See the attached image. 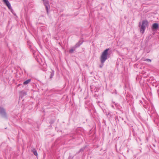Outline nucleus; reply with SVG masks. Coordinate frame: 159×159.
Here are the masks:
<instances>
[{"label":"nucleus","mask_w":159,"mask_h":159,"mask_svg":"<svg viewBox=\"0 0 159 159\" xmlns=\"http://www.w3.org/2000/svg\"><path fill=\"white\" fill-rule=\"evenodd\" d=\"M109 50V48L105 49L102 54L100 57V61L102 64L100 66L101 68L103 66V63L107 59L110 57L111 53L108 52Z\"/></svg>","instance_id":"f257e3e1"},{"label":"nucleus","mask_w":159,"mask_h":159,"mask_svg":"<svg viewBox=\"0 0 159 159\" xmlns=\"http://www.w3.org/2000/svg\"><path fill=\"white\" fill-rule=\"evenodd\" d=\"M148 25V22L146 20H143L142 22L139 23V26L140 28V32L142 34L144 33L146 28Z\"/></svg>","instance_id":"f03ea898"},{"label":"nucleus","mask_w":159,"mask_h":159,"mask_svg":"<svg viewBox=\"0 0 159 159\" xmlns=\"http://www.w3.org/2000/svg\"><path fill=\"white\" fill-rule=\"evenodd\" d=\"M45 6L46 10L48 14V10L50 8L49 2L48 0H42Z\"/></svg>","instance_id":"7ed1b4c3"},{"label":"nucleus","mask_w":159,"mask_h":159,"mask_svg":"<svg viewBox=\"0 0 159 159\" xmlns=\"http://www.w3.org/2000/svg\"><path fill=\"white\" fill-rule=\"evenodd\" d=\"M0 114L3 117L7 118V114L5 109L2 107H0Z\"/></svg>","instance_id":"20e7f679"},{"label":"nucleus","mask_w":159,"mask_h":159,"mask_svg":"<svg viewBox=\"0 0 159 159\" xmlns=\"http://www.w3.org/2000/svg\"><path fill=\"white\" fill-rule=\"evenodd\" d=\"M8 7V9L10 10L11 11L12 13H13V10L12 9V7L11 6V4L8 1V0H6V1H5L3 2Z\"/></svg>","instance_id":"39448f33"},{"label":"nucleus","mask_w":159,"mask_h":159,"mask_svg":"<svg viewBox=\"0 0 159 159\" xmlns=\"http://www.w3.org/2000/svg\"><path fill=\"white\" fill-rule=\"evenodd\" d=\"M159 27L158 24L157 23H154L152 26V29L153 30H156Z\"/></svg>","instance_id":"423d86ee"},{"label":"nucleus","mask_w":159,"mask_h":159,"mask_svg":"<svg viewBox=\"0 0 159 159\" xmlns=\"http://www.w3.org/2000/svg\"><path fill=\"white\" fill-rule=\"evenodd\" d=\"M83 43V41L80 40L78 43H76V44L73 47V48L74 49H76L77 48L79 47L81 44H82Z\"/></svg>","instance_id":"0eeeda50"},{"label":"nucleus","mask_w":159,"mask_h":159,"mask_svg":"<svg viewBox=\"0 0 159 159\" xmlns=\"http://www.w3.org/2000/svg\"><path fill=\"white\" fill-rule=\"evenodd\" d=\"M31 151L33 152L34 154L36 156H38V153L36 150L34 148H33L31 150Z\"/></svg>","instance_id":"6e6552de"},{"label":"nucleus","mask_w":159,"mask_h":159,"mask_svg":"<svg viewBox=\"0 0 159 159\" xmlns=\"http://www.w3.org/2000/svg\"><path fill=\"white\" fill-rule=\"evenodd\" d=\"M106 115L108 117L111 118V111H108V112H106Z\"/></svg>","instance_id":"1a4fd4ad"},{"label":"nucleus","mask_w":159,"mask_h":159,"mask_svg":"<svg viewBox=\"0 0 159 159\" xmlns=\"http://www.w3.org/2000/svg\"><path fill=\"white\" fill-rule=\"evenodd\" d=\"M31 81V80L30 79H29L25 81L23 83V84L24 85H26L28 83H29Z\"/></svg>","instance_id":"9d476101"},{"label":"nucleus","mask_w":159,"mask_h":159,"mask_svg":"<svg viewBox=\"0 0 159 159\" xmlns=\"http://www.w3.org/2000/svg\"><path fill=\"white\" fill-rule=\"evenodd\" d=\"M54 74V71L53 70H52V72L51 73L50 78L51 79L52 78Z\"/></svg>","instance_id":"9b49d317"},{"label":"nucleus","mask_w":159,"mask_h":159,"mask_svg":"<svg viewBox=\"0 0 159 159\" xmlns=\"http://www.w3.org/2000/svg\"><path fill=\"white\" fill-rule=\"evenodd\" d=\"M75 49H74V48H73V47L71 49H70L69 50V53H72L74 51V50H75Z\"/></svg>","instance_id":"f8f14e48"},{"label":"nucleus","mask_w":159,"mask_h":159,"mask_svg":"<svg viewBox=\"0 0 159 159\" xmlns=\"http://www.w3.org/2000/svg\"><path fill=\"white\" fill-rule=\"evenodd\" d=\"M144 61H148V62H151V60L150 59L147 58L143 60Z\"/></svg>","instance_id":"ddd939ff"},{"label":"nucleus","mask_w":159,"mask_h":159,"mask_svg":"<svg viewBox=\"0 0 159 159\" xmlns=\"http://www.w3.org/2000/svg\"><path fill=\"white\" fill-rule=\"evenodd\" d=\"M84 149H85V148H84V147L81 148L80 150L79 151V152H80L83 151L84 150Z\"/></svg>","instance_id":"4468645a"},{"label":"nucleus","mask_w":159,"mask_h":159,"mask_svg":"<svg viewBox=\"0 0 159 159\" xmlns=\"http://www.w3.org/2000/svg\"><path fill=\"white\" fill-rule=\"evenodd\" d=\"M21 93L23 94V96H25L26 95V93L25 92H22Z\"/></svg>","instance_id":"2eb2a0df"},{"label":"nucleus","mask_w":159,"mask_h":159,"mask_svg":"<svg viewBox=\"0 0 159 159\" xmlns=\"http://www.w3.org/2000/svg\"><path fill=\"white\" fill-rule=\"evenodd\" d=\"M115 108H118L119 104H118V103H115Z\"/></svg>","instance_id":"dca6fc26"},{"label":"nucleus","mask_w":159,"mask_h":159,"mask_svg":"<svg viewBox=\"0 0 159 159\" xmlns=\"http://www.w3.org/2000/svg\"><path fill=\"white\" fill-rule=\"evenodd\" d=\"M112 103H115H115L114 102H113ZM111 107L113 108H115V105H113V104H111Z\"/></svg>","instance_id":"f3484780"},{"label":"nucleus","mask_w":159,"mask_h":159,"mask_svg":"<svg viewBox=\"0 0 159 159\" xmlns=\"http://www.w3.org/2000/svg\"><path fill=\"white\" fill-rule=\"evenodd\" d=\"M20 85V84H18V86L19 87V86Z\"/></svg>","instance_id":"a211bd4d"},{"label":"nucleus","mask_w":159,"mask_h":159,"mask_svg":"<svg viewBox=\"0 0 159 159\" xmlns=\"http://www.w3.org/2000/svg\"><path fill=\"white\" fill-rule=\"evenodd\" d=\"M24 71L25 72V73L26 72V71H25V69H24Z\"/></svg>","instance_id":"6ab92c4d"}]
</instances>
